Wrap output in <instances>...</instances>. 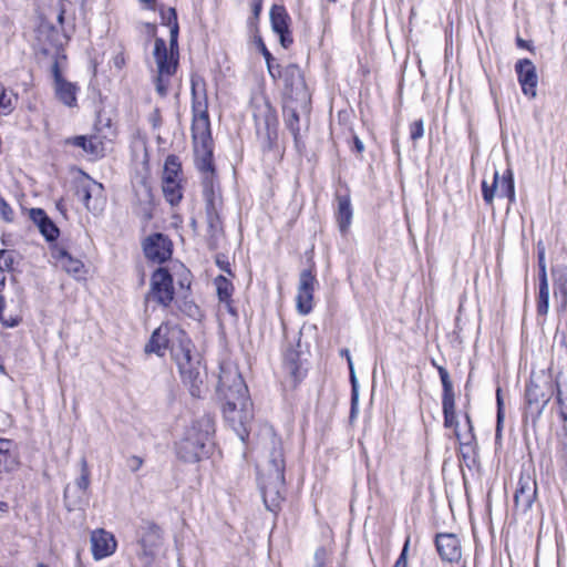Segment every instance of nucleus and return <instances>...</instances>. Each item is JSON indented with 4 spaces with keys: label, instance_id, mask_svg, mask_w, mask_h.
<instances>
[{
    "label": "nucleus",
    "instance_id": "obj_14",
    "mask_svg": "<svg viewBox=\"0 0 567 567\" xmlns=\"http://www.w3.org/2000/svg\"><path fill=\"white\" fill-rule=\"evenodd\" d=\"M144 252L150 260L162 264L172 256V243L162 234L152 235L144 243Z\"/></svg>",
    "mask_w": 567,
    "mask_h": 567
},
{
    "label": "nucleus",
    "instance_id": "obj_56",
    "mask_svg": "<svg viewBox=\"0 0 567 567\" xmlns=\"http://www.w3.org/2000/svg\"><path fill=\"white\" fill-rule=\"evenodd\" d=\"M141 3H143L146 8H152L155 0H138Z\"/></svg>",
    "mask_w": 567,
    "mask_h": 567
},
{
    "label": "nucleus",
    "instance_id": "obj_31",
    "mask_svg": "<svg viewBox=\"0 0 567 567\" xmlns=\"http://www.w3.org/2000/svg\"><path fill=\"white\" fill-rule=\"evenodd\" d=\"M18 99V93L12 90L8 91L0 82V115H10L17 106Z\"/></svg>",
    "mask_w": 567,
    "mask_h": 567
},
{
    "label": "nucleus",
    "instance_id": "obj_19",
    "mask_svg": "<svg viewBox=\"0 0 567 567\" xmlns=\"http://www.w3.org/2000/svg\"><path fill=\"white\" fill-rule=\"evenodd\" d=\"M251 107L257 131L261 128L269 131L276 124L275 111L265 97H255Z\"/></svg>",
    "mask_w": 567,
    "mask_h": 567
},
{
    "label": "nucleus",
    "instance_id": "obj_54",
    "mask_svg": "<svg viewBox=\"0 0 567 567\" xmlns=\"http://www.w3.org/2000/svg\"><path fill=\"white\" fill-rule=\"evenodd\" d=\"M282 69L279 64L274 65V73H277V79H281Z\"/></svg>",
    "mask_w": 567,
    "mask_h": 567
},
{
    "label": "nucleus",
    "instance_id": "obj_58",
    "mask_svg": "<svg viewBox=\"0 0 567 567\" xmlns=\"http://www.w3.org/2000/svg\"><path fill=\"white\" fill-rule=\"evenodd\" d=\"M560 417L564 422H567V406L560 410Z\"/></svg>",
    "mask_w": 567,
    "mask_h": 567
},
{
    "label": "nucleus",
    "instance_id": "obj_52",
    "mask_svg": "<svg viewBox=\"0 0 567 567\" xmlns=\"http://www.w3.org/2000/svg\"><path fill=\"white\" fill-rule=\"evenodd\" d=\"M354 146L358 152H362L364 150L363 143L358 137L354 138Z\"/></svg>",
    "mask_w": 567,
    "mask_h": 567
},
{
    "label": "nucleus",
    "instance_id": "obj_9",
    "mask_svg": "<svg viewBox=\"0 0 567 567\" xmlns=\"http://www.w3.org/2000/svg\"><path fill=\"white\" fill-rule=\"evenodd\" d=\"M137 535L141 547L138 556L145 559L146 564H151L162 545V530L153 523H145L138 528Z\"/></svg>",
    "mask_w": 567,
    "mask_h": 567
},
{
    "label": "nucleus",
    "instance_id": "obj_1",
    "mask_svg": "<svg viewBox=\"0 0 567 567\" xmlns=\"http://www.w3.org/2000/svg\"><path fill=\"white\" fill-rule=\"evenodd\" d=\"M166 349H171L182 380L189 388L190 394L199 398L206 379L205 368L202 365L200 355L194 351L190 339L178 326L162 323L145 346V352L157 355H164Z\"/></svg>",
    "mask_w": 567,
    "mask_h": 567
},
{
    "label": "nucleus",
    "instance_id": "obj_41",
    "mask_svg": "<svg viewBox=\"0 0 567 567\" xmlns=\"http://www.w3.org/2000/svg\"><path fill=\"white\" fill-rule=\"evenodd\" d=\"M341 353H347V360H348V364H349V369H350L351 382H352V388H353L352 402L354 403L355 400H357V391H355L357 379H355V374H354V369H353L351 355L349 353V350H347V349L342 350Z\"/></svg>",
    "mask_w": 567,
    "mask_h": 567
},
{
    "label": "nucleus",
    "instance_id": "obj_57",
    "mask_svg": "<svg viewBox=\"0 0 567 567\" xmlns=\"http://www.w3.org/2000/svg\"><path fill=\"white\" fill-rule=\"evenodd\" d=\"M132 461L134 462V465H135L134 468L135 470L138 468L142 465V460L140 457H137V456H134L132 458Z\"/></svg>",
    "mask_w": 567,
    "mask_h": 567
},
{
    "label": "nucleus",
    "instance_id": "obj_40",
    "mask_svg": "<svg viewBox=\"0 0 567 567\" xmlns=\"http://www.w3.org/2000/svg\"><path fill=\"white\" fill-rule=\"evenodd\" d=\"M424 135V122L423 120H416L410 124V137L413 142L422 138Z\"/></svg>",
    "mask_w": 567,
    "mask_h": 567
},
{
    "label": "nucleus",
    "instance_id": "obj_50",
    "mask_svg": "<svg viewBox=\"0 0 567 567\" xmlns=\"http://www.w3.org/2000/svg\"><path fill=\"white\" fill-rule=\"evenodd\" d=\"M267 63V69H268V72L270 74V76L274 79V80H277V73H274V60H269V62H266Z\"/></svg>",
    "mask_w": 567,
    "mask_h": 567
},
{
    "label": "nucleus",
    "instance_id": "obj_38",
    "mask_svg": "<svg viewBox=\"0 0 567 567\" xmlns=\"http://www.w3.org/2000/svg\"><path fill=\"white\" fill-rule=\"evenodd\" d=\"M16 255L13 251L9 250H0V270L2 274L4 271H10L13 268Z\"/></svg>",
    "mask_w": 567,
    "mask_h": 567
},
{
    "label": "nucleus",
    "instance_id": "obj_28",
    "mask_svg": "<svg viewBox=\"0 0 567 567\" xmlns=\"http://www.w3.org/2000/svg\"><path fill=\"white\" fill-rule=\"evenodd\" d=\"M300 351L293 347H288L284 352V367L288 373L298 379L301 375Z\"/></svg>",
    "mask_w": 567,
    "mask_h": 567
},
{
    "label": "nucleus",
    "instance_id": "obj_43",
    "mask_svg": "<svg viewBox=\"0 0 567 567\" xmlns=\"http://www.w3.org/2000/svg\"><path fill=\"white\" fill-rule=\"evenodd\" d=\"M538 264H539V270H540L539 271V281L543 282V280H545V282H548L544 250H540L538 252Z\"/></svg>",
    "mask_w": 567,
    "mask_h": 567
},
{
    "label": "nucleus",
    "instance_id": "obj_60",
    "mask_svg": "<svg viewBox=\"0 0 567 567\" xmlns=\"http://www.w3.org/2000/svg\"><path fill=\"white\" fill-rule=\"evenodd\" d=\"M501 432H502V424H496V439H498L501 436Z\"/></svg>",
    "mask_w": 567,
    "mask_h": 567
},
{
    "label": "nucleus",
    "instance_id": "obj_13",
    "mask_svg": "<svg viewBox=\"0 0 567 567\" xmlns=\"http://www.w3.org/2000/svg\"><path fill=\"white\" fill-rule=\"evenodd\" d=\"M281 80L285 85L286 93L292 99L306 101L308 93L303 80L302 72L297 64H288L282 69Z\"/></svg>",
    "mask_w": 567,
    "mask_h": 567
},
{
    "label": "nucleus",
    "instance_id": "obj_32",
    "mask_svg": "<svg viewBox=\"0 0 567 567\" xmlns=\"http://www.w3.org/2000/svg\"><path fill=\"white\" fill-rule=\"evenodd\" d=\"M182 181H166L162 182V189L165 199L172 205H177L183 198Z\"/></svg>",
    "mask_w": 567,
    "mask_h": 567
},
{
    "label": "nucleus",
    "instance_id": "obj_49",
    "mask_svg": "<svg viewBox=\"0 0 567 567\" xmlns=\"http://www.w3.org/2000/svg\"><path fill=\"white\" fill-rule=\"evenodd\" d=\"M261 53H262L266 62H269V60H274L271 53L268 51V49L266 48V45L264 43H261Z\"/></svg>",
    "mask_w": 567,
    "mask_h": 567
},
{
    "label": "nucleus",
    "instance_id": "obj_35",
    "mask_svg": "<svg viewBox=\"0 0 567 567\" xmlns=\"http://www.w3.org/2000/svg\"><path fill=\"white\" fill-rule=\"evenodd\" d=\"M181 163L174 155H169L164 164L162 182L166 181H182L181 178Z\"/></svg>",
    "mask_w": 567,
    "mask_h": 567
},
{
    "label": "nucleus",
    "instance_id": "obj_7",
    "mask_svg": "<svg viewBox=\"0 0 567 567\" xmlns=\"http://www.w3.org/2000/svg\"><path fill=\"white\" fill-rule=\"evenodd\" d=\"M75 196L93 214H99L104 208L105 196L103 185L86 174L76 179Z\"/></svg>",
    "mask_w": 567,
    "mask_h": 567
},
{
    "label": "nucleus",
    "instance_id": "obj_24",
    "mask_svg": "<svg viewBox=\"0 0 567 567\" xmlns=\"http://www.w3.org/2000/svg\"><path fill=\"white\" fill-rule=\"evenodd\" d=\"M525 400L529 408H535L538 412H540L547 404L549 398L543 391L539 384H537L534 380H530L526 385Z\"/></svg>",
    "mask_w": 567,
    "mask_h": 567
},
{
    "label": "nucleus",
    "instance_id": "obj_46",
    "mask_svg": "<svg viewBox=\"0 0 567 567\" xmlns=\"http://www.w3.org/2000/svg\"><path fill=\"white\" fill-rule=\"evenodd\" d=\"M216 264L218 265V267L227 272L229 276H233L231 274V270H230V267H229V262L226 261V260H221L219 257L216 259Z\"/></svg>",
    "mask_w": 567,
    "mask_h": 567
},
{
    "label": "nucleus",
    "instance_id": "obj_4",
    "mask_svg": "<svg viewBox=\"0 0 567 567\" xmlns=\"http://www.w3.org/2000/svg\"><path fill=\"white\" fill-rule=\"evenodd\" d=\"M437 371L443 386L442 410L444 416V426L446 429L454 430V435L460 444V451L465 457L474 449L475 435L473 433V424H470V429H467L465 432H460L458 421L455 412V393L453 383L445 368L437 367Z\"/></svg>",
    "mask_w": 567,
    "mask_h": 567
},
{
    "label": "nucleus",
    "instance_id": "obj_17",
    "mask_svg": "<svg viewBox=\"0 0 567 567\" xmlns=\"http://www.w3.org/2000/svg\"><path fill=\"white\" fill-rule=\"evenodd\" d=\"M537 494L536 482L530 476H520L518 486L514 494V502L517 509L526 513L533 505Z\"/></svg>",
    "mask_w": 567,
    "mask_h": 567
},
{
    "label": "nucleus",
    "instance_id": "obj_20",
    "mask_svg": "<svg viewBox=\"0 0 567 567\" xmlns=\"http://www.w3.org/2000/svg\"><path fill=\"white\" fill-rule=\"evenodd\" d=\"M52 72L54 78V90L56 97L66 106H75L76 86L62 78L56 62L52 66Z\"/></svg>",
    "mask_w": 567,
    "mask_h": 567
},
{
    "label": "nucleus",
    "instance_id": "obj_6",
    "mask_svg": "<svg viewBox=\"0 0 567 567\" xmlns=\"http://www.w3.org/2000/svg\"><path fill=\"white\" fill-rule=\"evenodd\" d=\"M154 58L157 64V78L155 81L156 92L166 96L169 86V78L175 73L177 59L174 52H168L166 42L157 38L154 43Z\"/></svg>",
    "mask_w": 567,
    "mask_h": 567
},
{
    "label": "nucleus",
    "instance_id": "obj_51",
    "mask_svg": "<svg viewBox=\"0 0 567 567\" xmlns=\"http://www.w3.org/2000/svg\"><path fill=\"white\" fill-rule=\"evenodd\" d=\"M557 402H558V404L560 405V410H561L563 408H566V406H567V404H566L565 400L563 399V395H561V391H560V390H558V393H557Z\"/></svg>",
    "mask_w": 567,
    "mask_h": 567
},
{
    "label": "nucleus",
    "instance_id": "obj_36",
    "mask_svg": "<svg viewBox=\"0 0 567 567\" xmlns=\"http://www.w3.org/2000/svg\"><path fill=\"white\" fill-rule=\"evenodd\" d=\"M284 115H285V124L287 128L291 132L295 142L298 143L299 135H300V120L299 114L297 113L296 109L291 106H285L284 109Z\"/></svg>",
    "mask_w": 567,
    "mask_h": 567
},
{
    "label": "nucleus",
    "instance_id": "obj_3",
    "mask_svg": "<svg viewBox=\"0 0 567 567\" xmlns=\"http://www.w3.org/2000/svg\"><path fill=\"white\" fill-rule=\"evenodd\" d=\"M217 391L224 401L223 413L240 441L248 437L252 420L248 388L235 367H221Z\"/></svg>",
    "mask_w": 567,
    "mask_h": 567
},
{
    "label": "nucleus",
    "instance_id": "obj_15",
    "mask_svg": "<svg viewBox=\"0 0 567 567\" xmlns=\"http://www.w3.org/2000/svg\"><path fill=\"white\" fill-rule=\"evenodd\" d=\"M290 18L282 6L275 4L270 9V23L272 31L279 37L280 44L288 48L293 39L289 29Z\"/></svg>",
    "mask_w": 567,
    "mask_h": 567
},
{
    "label": "nucleus",
    "instance_id": "obj_59",
    "mask_svg": "<svg viewBox=\"0 0 567 567\" xmlns=\"http://www.w3.org/2000/svg\"><path fill=\"white\" fill-rule=\"evenodd\" d=\"M4 284H6V276H4V274H2V271L0 270V291L3 289Z\"/></svg>",
    "mask_w": 567,
    "mask_h": 567
},
{
    "label": "nucleus",
    "instance_id": "obj_37",
    "mask_svg": "<svg viewBox=\"0 0 567 567\" xmlns=\"http://www.w3.org/2000/svg\"><path fill=\"white\" fill-rule=\"evenodd\" d=\"M549 308V286L548 282H539V295L537 302V312L538 315L545 316L548 312Z\"/></svg>",
    "mask_w": 567,
    "mask_h": 567
},
{
    "label": "nucleus",
    "instance_id": "obj_18",
    "mask_svg": "<svg viewBox=\"0 0 567 567\" xmlns=\"http://www.w3.org/2000/svg\"><path fill=\"white\" fill-rule=\"evenodd\" d=\"M91 549L94 559L101 560L115 551L116 540L111 533L95 529L91 534Z\"/></svg>",
    "mask_w": 567,
    "mask_h": 567
},
{
    "label": "nucleus",
    "instance_id": "obj_16",
    "mask_svg": "<svg viewBox=\"0 0 567 567\" xmlns=\"http://www.w3.org/2000/svg\"><path fill=\"white\" fill-rule=\"evenodd\" d=\"M518 82L522 91L526 96L534 99L536 96V87L538 76L534 63L529 59H522L515 64Z\"/></svg>",
    "mask_w": 567,
    "mask_h": 567
},
{
    "label": "nucleus",
    "instance_id": "obj_27",
    "mask_svg": "<svg viewBox=\"0 0 567 567\" xmlns=\"http://www.w3.org/2000/svg\"><path fill=\"white\" fill-rule=\"evenodd\" d=\"M32 218L38 223L39 229L41 234L48 240H54L59 236V229L48 218L45 213L42 209H32Z\"/></svg>",
    "mask_w": 567,
    "mask_h": 567
},
{
    "label": "nucleus",
    "instance_id": "obj_42",
    "mask_svg": "<svg viewBox=\"0 0 567 567\" xmlns=\"http://www.w3.org/2000/svg\"><path fill=\"white\" fill-rule=\"evenodd\" d=\"M0 216L4 221H12L14 213L12 208L4 200H0Z\"/></svg>",
    "mask_w": 567,
    "mask_h": 567
},
{
    "label": "nucleus",
    "instance_id": "obj_23",
    "mask_svg": "<svg viewBox=\"0 0 567 567\" xmlns=\"http://www.w3.org/2000/svg\"><path fill=\"white\" fill-rule=\"evenodd\" d=\"M554 296L560 301V308H567V266H556L551 269Z\"/></svg>",
    "mask_w": 567,
    "mask_h": 567
},
{
    "label": "nucleus",
    "instance_id": "obj_25",
    "mask_svg": "<svg viewBox=\"0 0 567 567\" xmlns=\"http://www.w3.org/2000/svg\"><path fill=\"white\" fill-rule=\"evenodd\" d=\"M59 266L68 274L79 277L84 272V265L80 259L73 258L68 251L58 249L54 254Z\"/></svg>",
    "mask_w": 567,
    "mask_h": 567
},
{
    "label": "nucleus",
    "instance_id": "obj_62",
    "mask_svg": "<svg viewBox=\"0 0 567 567\" xmlns=\"http://www.w3.org/2000/svg\"><path fill=\"white\" fill-rule=\"evenodd\" d=\"M3 307H4V299L2 296H0V312L2 311Z\"/></svg>",
    "mask_w": 567,
    "mask_h": 567
},
{
    "label": "nucleus",
    "instance_id": "obj_5",
    "mask_svg": "<svg viewBox=\"0 0 567 567\" xmlns=\"http://www.w3.org/2000/svg\"><path fill=\"white\" fill-rule=\"evenodd\" d=\"M214 433V422L204 416L197 420L176 446L179 458L188 463L198 462L207 454L206 444Z\"/></svg>",
    "mask_w": 567,
    "mask_h": 567
},
{
    "label": "nucleus",
    "instance_id": "obj_53",
    "mask_svg": "<svg viewBox=\"0 0 567 567\" xmlns=\"http://www.w3.org/2000/svg\"><path fill=\"white\" fill-rule=\"evenodd\" d=\"M504 421V410L503 408L497 409V423L503 424Z\"/></svg>",
    "mask_w": 567,
    "mask_h": 567
},
{
    "label": "nucleus",
    "instance_id": "obj_63",
    "mask_svg": "<svg viewBox=\"0 0 567 567\" xmlns=\"http://www.w3.org/2000/svg\"><path fill=\"white\" fill-rule=\"evenodd\" d=\"M517 43H518V45H520V47H525V42H524V40H522V39H518V40H517Z\"/></svg>",
    "mask_w": 567,
    "mask_h": 567
},
{
    "label": "nucleus",
    "instance_id": "obj_47",
    "mask_svg": "<svg viewBox=\"0 0 567 567\" xmlns=\"http://www.w3.org/2000/svg\"><path fill=\"white\" fill-rule=\"evenodd\" d=\"M58 2V7H59V11H58V14H56V20L60 24L63 23V20H64V12L65 10L63 9V2L62 0H56Z\"/></svg>",
    "mask_w": 567,
    "mask_h": 567
},
{
    "label": "nucleus",
    "instance_id": "obj_55",
    "mask_svg": "<svg viewBox=\"0 0 567 567\" xmlns=\"http://www.w3.org/2000/svg\"><path fill=\"white\" fill-rule=\"evenodd\" d=\"M497 409L503 408V399L501 396V389L496 391Z\"/></svg>",
    "mask_w": 567,
    "mask_h": 567
},
{
    "label": "nucleus",
    "instance_id": "obj_29",
    "mask_svg": "<svg viewBox=\"0 0 567 567\" xmlns=\"http://www.w3.org/2000/svg\"><path fill=\"white\" fill-rule=\"evenodd\" d=\"M352 220V208L347 196L338 197L337 221L342 233H346Z\"/></svg>",
    "mask_w": 567,
    "mask_h": 567
},
{
    "label": "nucleus",
    "instance_id": "obj_30",
    "mask_svg": "<svg viewBox=\"0 0 567 567\" xmlns=\"http://www.w3.org/2000/svg\"><path fill=\"white\" fill-rule=\"evenodd\" d=\"M197 165L203 172L213 171V144L194 146Z\"/></svg>",
    "mask_w": 567,
    "mask_h": 567
},
{
    "label": "nucleus",
    "instance_id": "obj_22",
    "mask_svg": "<svg viewBox=\"0 0 567 567\" xmlns=\"http://www.w3.org/2000/svg\"><path fill=\"white\" fill-rule=\"evenodd\" d=\"M494 186H498V197L507 198L509 205L516 202L514 174L511 168H507L502 176L497 171L494 172Z\"/></svg>",
    "mask_w": 567,
    "mask_h": 567
},
{
    "label": "nucleus",
    "instance_id": "obj_45",
    "mask_svg": "<svg viewBox=\"0 0 567 567\" xmlns=\"http://www.w3.org/2000/svg\"><path fill=\"white\" fill-rule=\"evenodd\" d=\"M262 9V0H251V10L254 17L257 19L260 16Z\"/></svg>",
    "mask_w": 567,
    "mask_h": 567
},
{
    "label": "nucleus",
    "instance_id": "obj_39",
    "mask_svg": "<svg viewBox=\"0 0 567 567\" xmlns=\"http://www.w3.org/2000/svg\"><path fill=\"white\" fill-rule=\"evenodd\" d=\"M498 186H494V179L492 181V184L488 185L486 181H483L482 183V195L483 199L487 205H493L495 195L497 194Z\"/></svg>",
    "mask_w": 567,
    "mask_h": 567
},
{
    "label": "nucleus",
    "instance_id": "obj_26",
    "mask_svg": "<svg viewBox=\"0 0 567 567\" xmlns=\"http://www.w3.org/2000/svg\"><path fill=\"white\" fill-rule=\"evenodd\" d=\"M66 144L82 148L86 154L100 156L103 147L102 143L96 136H74L65 141Z\"/></svg>",
    "mask_w": 567,
    "mask_h": 567
},
{
    "label": "nucleus",
    "instance_id": "obj_44",
    "mask_svg": "<svg viewBox=\"0 0 567 567\" xmlns=\"http://www.w3.org/2000/svg\"><path fill=\"white\" fill-rule=\"evenodd\" d=\"M409 544H410V539L408 538L405 540V544L403 546V549L399 556V558L396 559L395 561V565L394 567H406L408 566V558H406V555H408V549H409Z\"/></svg>",
    "mask_w": 567,
    "mask_h": 567
},
{
    "label": "nucleus",
    "instance_id": "obj_12",
    "mask_svg": "<svg viewBox=\"0 0 567 567\" xmlns=\"http://www.w3.org/2000/svg\"><path fill=\"white\" fill-rule=\"evenodd\" d=\"M194 118L192 125V134L194 146L213 144L210 134V122L206 105L202 102H196L193 105Z\"/></svg>",
    "mask_w": 567,
    "mask_h": 567
},
{
    "label": "nucleus",
    "instance_id": "obj_10",
    "mask_svg": "<svg viewBox=\"0 0 567 567\" xmlns=\"http://www.w3.org/2000/svg\"><path fill=\"white\" fill-rule=\"evenodd\" d=\"M317 284L316 276L311 270L305 269L300 272L296 308L302 316L310 313L313 308V292Z\"/></svg>",
    "mask_w": 567,
    "mask_h": 567
},
{
    "label": "nucleus",
    "instance_id": "obj_33",
    "mask_svg": "<svg viewBox=\"0 0 567 567\" xmlns=\"http://www.w3.org/2000/svg\"><path fill=\"white\" fill-rule=\"evenodd\" d=\"M162 23L171 28V52H174V47L177 45L178 37V23L176 11L173 8H168L166 11L161 12Z\"/></svg>",
    "mask_w": 567,
    "mask_h": 567
},
{
    "label": "nucleus",
    "instance_id": "obj_34",
    "mask_svg": "<svg viewBox=\"0 0 567 567\" xmlns=\"http://www.w3.org/2000/svg\"><path fill=\"white\" fill-rule=\"evenodd\" d=\"M215 287L217 296L220 302H225L227 306L230 302L231 295L234 292V286L229 279L220 275L215 278Z\"/></svg>",
    "mask_w": 567,
    "mask_h": 567
},
{
    "label": "nucleus",
    "instance_id": "obj_48",
    "mask_svg": "<svg viewBox=\"0 0 567 567\" xmlns=\"http://www.w3.org/2000/svg\"><path fill=\"white\" fill-rule=\"evenodd\" d=\"M113 62L117 69H122V66L125 64L124 55L123 54L115 55L113 59Z\"/></svg>",
    "mask_w": 567,
    "mask_h": 567
},
{
    "label": "nucleus",
    "instance_id": "obj_64",
    "mask_svg": "<svg viewBox=\"0 0 567 567\" xmlns=\"http://www.w3.org/2000/svg\"><path fill=\"white\" fill-rule=\"evenodd\" d=\"M18 322L17 321H13L11 322L10 324H8L9 327H14Z\"/></svg>",
    "mask_w": 567,
    "mask_h": 567
},
{
    "label": "nucleus",
    "instance_id": "obj_2",
    "mask_svg": "<svg viewBox=\"0 0 567 567\" xmlns=\"http://www.w3.org/2000/svg\"><path fill=\"white\" fill-rule=\"evenodd\" d=\"M258 449L262 457L259 480L264 503L267 509L275 512L284 499L286 464L282 441L272 426L260 429Z\"/></svg>",
    "mask_w": 567,
    "mask_h": 567
},
{
    "label": "nucleus",
    "instance_id": "obj_61",
    "mask_svg": "<svg viewBox=\"0 0 567 567\" xmlns=\"http://www.w3.org/2000/svg\"><path fill=\"white\" fill-rule=\"evenodd\" d=\"M465 421H466V424H467V429H470V424H472V420L470 417V415L466 413L465 414Z\"/></svg>",
    "mask_w": 567,
    "mask_h": 567
},
{
    "label": "nucleus",
    "instance_id": "obj_11",
    "mask_svg": "<svg viewBox=\"0 0 567 567\" xmlns=\"http://www.w3.org/2000/svg\"><path fill=\"white\" fill-rule=\"evenodd\" d=\"M90 486V470L85 458L81 460V474L75 481L74 487L69 485L64 489L65 506L69 511L79 508L83 502L86 491Z\"/></svg>",
    "mask_w": 567,
    "mask_h": 567
},
{
    "label": "nucleus",
    "instance_id": "obj_8",
    "mask_svg": "<svg viewBox=\"0 0 567 567\" xmlns=\"http://www.w3.org/2000/svg\"><path fill=\"white\" fill-rule=\"evenodd\" d=\"M173 277L166 268H158L151 278V289L147 299L155 301L157 305L167 308L174 300Z\"/></svg>",
    "mask_w": 567,
    "mask_h": 567
},
{
    "label": "nucleus",
    "instance_id": "obj_21",
    "mask_svg": "<svg viewBox=\"0 0 567 567\" xmlns=\"http://www.w3.org/2000/svg\"><path fill=\"white\" fill-rule=\"evenodd\" d=\"M435 544L443 560L452 563L461 558V543L454 534H439Z\"/></svg>",
    "mask_w": 567,
    "mask_h": 567
}]
</instances>
